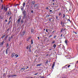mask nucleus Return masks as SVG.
Segmentation results:
<instances>
[{"mask_svg":"<svg viewBox=\"0 0 78 78\" xmlns=\"http://www.w3.org/2000/svg\"><path fill=\"white\" fill-rule=\"evenodd\" d=\"M5 35H3V36L1 37L2 39H3V38H4V37H5Z\"/></svg>","mask_w":78,"mask_h":78,"instance_id":"bb28decb","label":"nucleus"},{"mask_svg":"<svg viewBox=\"0 0 78 78\" xmlns=\"http://www.w3.org/2000/svg\"><path fill=\"white\" fill-rule=\"evenodd\" d=\"M14 56H15V53H13L11 55L12 58H13V57H14Z\"/></svg>","mask_w":78,"mask_h":78,"instance_id":"0eeeda50","label":"nucleus"},{"mask_svg":"<svg viewBox=\"0 0 78 78\" xmlns=\"http://www.w3.org/2000/svg\"><path fill=\"white\" fill-rule=\"evenodd\" d=\"M26 70H27V69H28V68H29V67H28V66H27L26 67Z\"/></svg>","mask_w":78,"mask_h":78,"instance_id":"a878e982","label":"nucleus"},{"mask_svg":"<svg viewBox=\"0 0 78 78\" xmlns=\"http://www.w3.org/2000/svg\"><path fill=\"white\" fill-rule=\"evenodd\" d=\"M15 55L16 57V58H17V57H19V55H17V54H16Z\"/></svg>","mask_w":78,"mask_h":78,"instance_id":"5701e85b","label":"nucleus"},{"mask_svg":"<svg viewBox=\"0 0 78 78\" xmlns=\"http://www.w3.org/2000/svg\"><path fill=\"white\" fill-rule=\"evenodd\" d=\"M55 41H53L52 42V44H55Z\"/></svg>","mask_w":78,"mask_h":78,"instance_id":"72a5a7b5","label":"nucleus"},{"mask_svg":"<svg viewBox=\"0 0 78 78\" xmlns=\"http://www.w3.org/2000/svg\"><path fill=\"white\" fill-rule=\"evenodd\" d=\"M13 37V36H11V37H10V38H12V37Z\"/></svg>","mask_w":78,"mask_h":78,"instance_id":"13d9d810","label":"nucleus"},{"mask_svg":"<svg viewBox=\"0 0 78 78\" xmlns=\"http://www.w3.org/2000/svg\"><path fill=\"white\" fill-rule=\"evenodd\" d=\"M8 15H11V12H8V14H7Z\"/></svg>","mask_w":78,"mask_h":78,"instance_id":"dca6fc26","label":"nucleus"},{"mask_svg":"<svg viewBox=\"0 0 78 78\" xmlns=\"http://www.w3.org/2000/svg\"><path fill=\"white\" fill-rule=\"evenodd\" d=\"M46 32H47V33H48V29H47L46 30Z\"/></svg>","mask_w":78,"mask_h":78,"instance_id":"8fccbe9b","label":"nucleus"},{"mask_svg":"<svg viewBox=\"0 0 78 78\" xmlns=\"http://www.w3.org/2000/svg\"><path fill=\"white\" fill-rule=\"evenodd\" d=\"M56 20H59V19H58V16H56Z\"/></svg>","mask_w":78,"mask_h":78,"instance_id":"4468645a","label":"nucleus"},{"mask_svg":"<svg viewBox=\"0 0 78 78\" xmlns=\"http://www.w3.org/2000/svg\"><path fill=\"white\" fill-rule=\"evenodd\" d=\"M38 73H35V74H34V75H38Z\"/></svg>","mask_w":78,"mask_h":78,"instance_id":"c9c22d12","label":"nucleus"},{"mask_svg":"<svg viewBox=\"0 0 78 78\" xmlns=\"http://www.w3.org/2000/svg\"><path fill=\"white\" fill-rule=\"evenodd\" d=\"M52 36V35H51L49 36V37H51Z\"/></svg>","mask_w":78,"mask_h":78,"instance_id":"49530a36","label":"nucleus"},{"mask_svg":"<svg viewBox=\"0 0 78 78\" xmlns=\"http://www.w3.org/2000/svg\"><path fill=\"white\" fill-rule=\"evenodd\" d=\"M34 8L35 9H38L39 8V4H36L34 5Z\"/></svg>","mask_w":78,"mask_h":78,"instance_id":"f257e3e1","label":"nucleus"},{"mask_svg":"<svg viewBox=\"0 0 78 78\" xmlns=\"http://www.w3.org/2000/svg\"><path fill=\"white\" fill-rule=\"evenodd\" d=\"M51 19H52V18H50L49 19V21H51Z\"/></svg>","mask_w":78,"mask_h":78,"instance_id":"4c0bfd02","label":"nucleus"},{"mask_svg":"<svg viewBox=\"0 0 78 78\" xmlns=\"http://www.w3.org/2000/svg\"><path fill=\"white\" fill-rule=\"evenodd\" d=\"M30 38H31V37H29L27 39V41H30Z\"/></svg>","mask_w":78,"mask_h":78,"instance_id":"f8f14e48","label":"nucleus"},{"mask_svg":"<svg viewBox=\"0 0 78 78\" xmlns=\"http://www.w3.org/2000/svg\"><path fill=\"white\" fill-rule=\"evenodd\" d=\"M73 33H75V34H77V33L76 32L74 31H73Z\"/></svg>","mask_w":78,"mask_h":78,"instance_id":"2f4dec72","label":"nucleus"},{"mask_svg":"<svg viewBox=\"0 0 78 78\" xmlns=\"http://www.w3.org/2000/svg\"><path fill=\"white\" fill-rule=\"evenodd\" d=\"M17 75L15 74H11L9 75V77H14V76H16Z\"/></svg>","mask_w":78,"mask_h":78,"instance_id":"f03ea898","label":"nucleus"},{"mask_svg":"<svg viewBox=\"0 0 78 78\" xmlns=\"http://www.w3.org/2000/svg\"><path fill=\"white\" fill-rule=\"evenodd\" d=\"M24 18H26V14H24Z\"/></svg>","mask_w":78,"mask_h":78,"instance_id":"7c9ffc66","label":"nucleus"},{"mask_svg":"<svg viewBox=\"0 0 78 78\" xmlns=\"http://www.w3.org/2000/svg\"><path fill=\"white\" fill-rule=\"evenodd\" d=\"M29 49L30 50L31 49V45H30V46H29Z\"/></svg>","mask_w":78,"mask_h":78,"instance_id":"aec40b11","label":"nucleus"},{"mask_svg":"<svg viewBox=\"0 0 78 78\" xmlns=\"http://www.w3.org/2000/svg\"><path fill=\"white\" fill-rule=\"evenodd\" d=\"M65 43L66 44H67V41L66 40L65 41Z\"/></svg>","mask_w":78,"mask_h":78,"instance_id":"393cba45","label":"nucleus"},{"mask_svg":"<svg viewBox=\"0 0 78 78\" xmlns=\"http://www.w3.org/2000/svg\"><path fill=\"white\" fill-rule=\"evenodd\" d=\"M27 49H28V46H27Z\"/></svg>","mask_w":78,"mask_h":78,"instance_id":"0e129e2a","label":"nucleus"},{"mask_svg":"<svg viewBox=\"0 0 78 78\" xmlns=\"http://www.w3.org/2000/svg\"><path fill=\"white\" fill-rule=\"evenodd\" d=\"M23 8V7L22 6H20V8L22 9V8Z\"/></svg>","mask_w":78,"mask_h":78,"instance_id":"6e6d98bb","label":"nucleus"},{"mask_svg":"<svg viewBox=\"0 0 78 78\" xmlns=\"http://www.w3.org/2000/svg\"><path fill=\"white\" fill-rule=\"evenodd\" d=\"M8 36H6L5 37V39H7V38H8Z\"/></svg>","mask_w":78,"mask_h":78,"instance_id":"de8ad7c7","label":"nucleus"},{"mask_svg":"<svg viewBox=\"0 0 78 78\" xmlns=\"http://www.w3.org/2000/svg\"><path fill=\"white\" fill-rule=\"evenodd\" d=\"M76 63V64H78V61H77Z\"/></svg>","mask_w":78,"mask_h":78,"instance_id":"774afa93","label":"nucleus"},{"mask_svg":"<svg viewBox=\"0 0 78 78\" xmlns=\"http://www.w3.org/2000/svg\"><path fill=\"white\" fill-rule=\"evenodd\" d=\"M59 10H60V8H58V9L56 10V11H59Z\"/></svg>","mask_w":78,"mask_h":78,"instance_id":"79ce46f5","label":"nucleus"},{"mask_svg":"<svg viewBox=\"0 0 78 78\" xmlns=\"http://www.w3.org/2000/svg\"><path fill=\"white\" fill-rule=\"evenodd\" d=\"M48 56V54L46 55V56Z\"/></svg>","mask_w":78,"mask_h":78,"instance_id":"69168bd1","label":"nucleus"},{"mask_svg":"<svg viewBox=\"0 0 78 78\" xmlns=\"http://www.w3.org/2000/svg\"><path fill=\"white\" fill-rule=\"evenodd\" d=\"M52 11H53L50 10L49 12H52Z\"/></svg>","mask_w":78,"mask_h":78,"instance_id":"864d4df0","label":"nucleus"},{"mask_svg":"<svg viewBox=\"0 0 78 78\" xmlns=\"http://www.w3.org/2000/svg\"><path fill=\"white\" fill-rule=\"evenodd\" d=\"M29 52H31V49H29Z\"/></svg>","mask_w":78,"mask_h":78,"instance_id":"5fc2aeb1","label":"nucleus"},{"mask_svg":"<svg viewBox=\"0 0 78 78\" xmlns=\"http://www.w3.org/2000/svg\"><path fill=\"white\" fill-rule=\"evenodd\" d=\"M63 19H64V18H65V14H63Z\"/></svg>","mask_w":78,"mask_h":78,"instance_id":"b1692460","label":"nucleus"},{"mask_svg":"<svg viewBox=\"0 0 78 78\" xmlns=\"http://www.w3.org/2000/svg\"><path fill=\"white\" fill-rule=\"evenodd\" d=\"M63 28H62L61 29L60 33H62V31H63Z\"/></svg>","mask_w":78,"mask_h":78,"instance_id":"cd10ccee","label":"nucleus"},{"mask_svg":"<svg viewBox=\"0 0 78 78\" xmlns=\"http://www.w3.org/2000/svg\"><path fill=\"white\" fill-rule=\"evenodd\" d=\"M66 67V65H65L62 68H63V69H64V68Z\"/></svg>","mask_w":78,"mask_h":78,"instance_id":"4d7b16f0","label":"nucleus"},{"mask_svg":"<svg viewBox=\"0 0 78 78\" xmlns=\"http://www.w3.org/2000/svg\"><path fill=\"white\" fill-rule=\"evenodd\" d=\"M61 12H59V15H58L59 16H61Z\"/></svg>","mask_w":78,"mask_h":78,"instance_id":"c85d7f7f","label":"nucleus"},{"mask_svg":"<svg viewBox=\"0 0 78 78\" xmlns=\"http://www.w3.org/2000/svg\"><path fill=\"white\" fill-rule=\"evenodd\" d=\"M48 60H47L45 64H48Z\"/></svg>","mask_w":78,"mask_h":78,"instance_id":"c756f323","label":"nucleus"},{"mask_svg":"<svg viewBox=\"0 0 78 78\" xmlns=\"http://www.w3.org/2000/svg\"><path fill=\"white\" fill-rule=\"evenodd\" d=\"M69 11H70V12H71L72 10L71 9H69Z\"/></svg>","mask_w":78,"mask_h":78,"instance_id":"3c124183","label":"nucleus"},{"mask_svg":"<svg viewBox=\"0 0 78 78\" xmlns=\"http://www.w3.org/2000/svg\"><path fill=\"white\" fill-rule=\"evenodd\" d=\"M25 30H23L22 32V36H24V34H25Z\"/></svg>","mask_w":78,"mask_h":78,"instance_id":"39448f33","label":"nucleus"},{"mask_svg":"<svg viewBox=\"0 0 78 78\" xmlns=\"http://www.w3.org/2000/svg\"><path fill=\"white\" fill-rule=\"evenodd\" d=\"M68 20H69V22H70V20L69 19H68Z\"/></svg>","mask_w":78,"mask_h":78,"instance_id":"680f3d73","label":"nucleus"},{"mask_svg":"<svg viewBox=\"0 0 78 78\" xmlns=\"http://www.w3.org/2000/svg\"><path fill=\"white\" fill-rule=\"evenodd\" d=\"M4 43V41H3L2 42H1V45H3V43Z\"/></svg>","mask_w":78,"mask_h":78,"instance_id":"9d476101","label":"nucleus"},{"mask_svg":"<svg viewBox=\"0 0 78 78\" xmlns=\"http://www.w3.org/2000/svg\"><path fill=\"white\" fill-rule=\"evenodd\" d=\"M25 2H24L23 3V8L25 7Z\"/></svg>","mask_w":78,"mask_h":78,"instance_id":"ddd939ff","label":"nucleus"},{"mask_svg":"<svg viewBox=\"0 0 78 78\" xmlns=\"http://www.w3.org/2000/svg\"><path fill=\"white\" fill-rule=\"evenodd\" d=\"M5 22H8V20H5Z\"/></svg>","mask_w":78,"mask_h":78,"instance_id":"052dcab7","label":"nucleus"},{"mask_svg":"<svg viewBox=\"0 0 78 78\" xmlns=\"http://www.w3.org/2000/svg\"><path fill=\"white\" fill-rule=\"evenodd\" d=\"M49 17V15H46V17Z\"/></svg>","mask_w":78,"mask_h":78,"instance_id":"ea45409f","label":"nucleus"},{"mask_svg":"<svg viewBox=\"0 0 78 78\" xmlns=\"http://www.w3.org/2000/svg\"><path fill=\"white\" fill-rule=\"evenodd\" d=\"M23 14H26V12L24 10L23 11Z\"/></svg>","mask_w":78,"mask_h":78,"instance_id":"a211bd4d","label":"nucleus"},{"mask_svg":"<svg viewBox=\"0 0 78 78\" xmlns=\"http://www.w3.org/2000/svg\"><path fill=\"white\" fill-rule=\"evenodd\" d=\"M56 47V44H54L53 45V47H54V48H55Z\"/></svg>","mask_w":78,"mask_h":78,"instance_id":"6ab92c4d","label":"nucleus"},{"mask_svg":"<svg viewBox=\"0 0 78 78\" xmlns=\"http://www.w3.org/2000/svg\"><path fill=\"white\" fill-rule=\"evenodd\" d=\"M55 30H54L52 31V33H55Z\"/></svg>","mask_w":78,"mask_h":78,"instance_id":"338daca9","label":"nucleus"},{"mask_svg":"<svg viewBox=\"0 0 78 78\" xmlns=\"http://www.w3.org/2000/svg\"><path fill=\"white\" fill-rule=\"evenodd\" d=\"M31 13H34V12H33V10H31Z\"/></svg>","mask_w":78,"mask_h":78,"instance_id":"c03bdc74","label":"nucleus"},{"mask_svg":"<svg viewBox=\"0 0 78 78\" xmlns=\"http://www.w3.org/2000/svg\"><path fill=\"white\" fill-rule=\"evenodd\" d=\"M18 5H19V4H16V5H15V6H18Z\"/></svg>","mask_w":78,"mask_h":78,"instance_id":"58836bf2","label":"nucleus"},{"mask_svg":"<svg viewBox=\"0 0 78 78\" xmlns=\"http://www.w3.org/2000/svg\"><path fill=\"white\" fill-rule=\"evenodd\" d=\"M9 46V44H8V43L7 45H6L7 47H8Z\"/></svg>","mask_w":78,"mask_h":78,"instance_id":"a18cd8bd","label":"nucleus"},{"mask_svg":"<svg viewBox=\"0 0 78 78\" xmlns=\"http://www.w3.org/2000/svg\"><path fill=\"white\" fill-rule=\"evenodd\" d=\"M34 32V29H32L31 30V33H33Z\"/></svg>","mask_w":78,"mask_h":78,"instance_id":"4be33fe9","label":"nucleus"},{"mask_svg":"<svg viewBox=\"0 0 78 78\" xmlns=\"http://www.w3.org/2000/svg\"><path fill=\"white\" fill-rule=\"evenodd\" d=\"M42 65V63L38 64L37 65V67H39V66H41Z\"/></svg>","mask_w":78,"mask_h":78,"instance_id":"1a4fd4ad","label":"nucleus"},{"mask_svg":"<svg viewBox=\"0 0 78 78\" xmlns=\"http://www.w3.org/2000/svg\"><path fill=\"white\" fill-rule=\"evenodd\" d=\"M11 22V20H9V21H8V24L9 25V24L10 23V22Z\"/></svg>","mask_w":78,"mask_h":78,"instance_id":"f3484780","label":"nucleus"},{"mask_svg":"<svg viewBox=\"0 0 78 78\" xmlns=\"http://www.w3.org/2000/svg\"><path fill=\"white\" fill-rule=\"evenodd\" d=\"M60 24L61 25H62V21H61Z\"/></svg>","mask_w":78,"mask_h":78,"instance_id":"e433bc0d","label":"nucleus"},{"mask_svg":"<svg viewBox=\"0 0 78 78\" xmlns=\"http://www.w3.org/2000/svg\"><path fill=\"white\" fill-rule=\"evenodd\" d=\"M25 68H21V70H23V71H24V70H25Z\"/></svg>","mask_w":78,"mask_h":78,"instance_id":"2eb2a0df","label":"nucleus"},{"mask_svg":"<svg viewBox=\"0 0 78 78\" xmlns=\"http://www.w3.org/2000/svg\"><path fill=\"white\" fill-rule=\"evenodd\" d=\"M3 4L2 5V7L1 8V9H2V10L3 9Z\"/></svg>","mask_w":78,"mask_h":78,"instance_id":"f704fd0d","label":"nucleus"},{"mask_svg":"<svg viewBox=\"0 0 78 78\" xmlns=\"http://www.w3.org/2000/svg\"><path fill=\"white\" fill-rule=\"evenodd\" d=\"M64 22L66 23H67L68 22V20H66V19H64Z\"/></svg>","mask_w":78,"mask_h":78,"instance_id":"6e6552de","label":"nucleus"},{"mask_svg":"<svg viewBox=\"0 0 78 78\" xmlns=\"http://www.w3.org/2000/svg\"><path fill=\"white\" fill-rule=\"evenodd\" d=\"M4 10H5V11H7V10H8V8L7 7L5 8V6H4Z\"/></svg>","mask_w":78,"mask_h":78,"instance_id":"423d86ee","label":"nucleus"},{"mask_svg":"<svg viewBox=\"0 0 78 78\" xmlns=\"http://www.w3.org/2000/svg\"><path fill=\"white\" fill-rule=\"evenodd\" d=\"M21 9L22 11H23V8H22Z\"/></svg>","mask_w":78,"mask_h":78,"instance_id":"37998d69","label":"nucleus"},{"mask_svg":"<svg viewBox=\"0 0 78 78\" xmlns=\"http://www.w3.org/2000/svg\"><path fill=\"white\" fill-rule=\"evenodd\" d=\"M46 9H48V7H47Z\"/></svg>","mask_w":78,"mask_h":78,"instance_id":"bf43d9fd","label":"nucleus"},{"mask_svg":"<svg viewBox=\"0 0 78 78\" xmlns=\"http://www.w3.org/2000/svg\"><path fill=\"white\" fill-rule=\"evenodd\" d=\"M62 34H61L60 37H62Z\"/></svg>","mask_w":78,"mask_h":78,"instance_id":"e2e57ef3","label":"nucleus"},{"mask_svg":"<svg viewBox=\"0 0 78 78\" xmlns=\"http://www.w3.org/2000/svg\"><path fill=\"white\" fill-rule=\"evenodd\" d=\"M5 53L6 55H8V51L7 50H6L5 51Z\"/></svg>","mask_w":78,"mask_h":78,"instance_id":"473e14b6","label":"nucleus"},{"mask_svg":"<svg viewBox=\"0 0 78 78\" xmlns=\"http://www.w3.org/2000/svg\"><path fill=\"white\" fill-rule=\"evenodd\" d=\"M11 17H12V16H10V17H9V20H11Z\"/></svg>","mask_w":78,"mask_h":78,"instance_id":"a19ab883","label":"nucleus"},{"mask_svg":"<svg viewBox=\"0 0 78 78\" xmlns=\"http://www.w3.org/2000/svg\"><path fill=\"white\" fill-rule=\"evenodd\" d=\"M32 5H34V4H35V1H32Z\"/></svg>","mask_w":78,"mask_h":78,"instance_id":"9b49d317","label":"nucleus"},{"mask_svg":"<svg viewBox=\"0 0 78 78\" xmlns=\"http://www.w3.org/2000/svg\"><path fill=\"white\" fill-rule=\"evenodd\" d=\"M33 44V39L31 40V44Z\"/></svg>","mask_w":78,"mask_h":78,"instance_id":"412c9836","label":"nucleus"},{"mask_svg":"<svg viewBox=\"0 0 78 78\" xmlns=\"http://www.w3.org/2000/svg\"><path fill=\"white\" fill-rule=\"evenodd\" d=\"M69 67H70V65H69L68 66V68H69Z\"/></svg>","mask_w":78,"mask_h":78,"instance_id":"603ef678","label":"nucleus"},{"mask_svg":"<svg viewBox=\"0 0 78 78\" xmlns=\"http://www.w3.org/2000/svg\"><path fill=\"white\" fill-rule=\"evenodd\" d=\"M55 62H54L52 66V67H51L52 69H54V67H55Z\"/></svg>","mask_w":78,"mask_h":78,"instance_id":"20e7f679","label":"nucleus"},{"mask_svg":"<svg viewBox=\"0 0 78 78\" xmlns=\"http://www.w3.org/2000/svg\"><path fill=\"white\" fill-rule=\"evenodd\" d=\"M56 37V35H55V36H54V39H55V38Z\"/></svg>","mask_w":78,"mask_h":78,"instance_id":"09e8293b","label":"nucleus"},{"mask_svg":"<svg viewBox=\"0 0 78 78\" xmlns=\"http://www.w3.org/2000/svg\"><path fill=\"white\" fill-rule=\"evenodd\" d=\"M19 18L18 19V20H17V23H19L20 22V20H21V16H19Z\"/></svg>","mask_w":78,"mask_h":78,"instance_id":"7ed1b4c3","label":"nucleus"}]
</instances>
